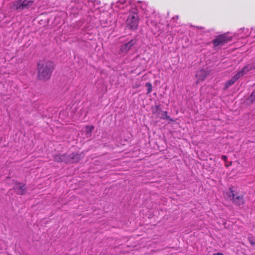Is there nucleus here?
Here are the masks:
<instances>
[{
	"label": "nucleus",
	"mask_w": 255,
	"mask_h": 255,
	"mask_svg": "<svg viewBox=\"0 0 255 255\" xmlns=\"http://www.w3.org/2000/svg\"><path fill=\"white\" fill-rule=\"evenodd\" d=\"M54 68V63L51 61H40L37 66V79L42 81H47L50 78Z\"/></svg>",
	"instance_id": "obj_1"
},
{
	"label": "nucleus",
	"mask_w": 255,
	"mask_h": 255,
	"mask_svg": "<svg viewBox=\"0 0 255 255\" xmlns=\"http://www.w3.org/2000/svg\"><path fill=\"white\" fill-rule=\"evenodd\" d=\"M137 13L135 12L130 13L126 21V26L130 30H135L138 26L139 20Z\"/></svg>",
	"instance_id": "obj_2"
},
{
	"label": "nucleus",
	"mask_w": 255,
	"mask_h": 255,
	"mask_svg": "<svg viewBox=\"0 0 255 255\" xmlns=\"http://www.w3.org/2000/svg\"><path fill=\"white\" fill-rule=\"evenodd\" d=\"M232 40L231 37L223 34L217 36L212 41L214 47L222 46Z\"/></svg>",
	"instance_id": "obj_3"
},
{
	"label": "nucleus",
	"mask_w": 255,
	"mask_h": 255,
	"mask_svg": "<svg viewBox=\"0 0 255 255\" xmlns=\"http://www.w3.org/2000/svg\"><path fill=\"white\" fill-rule=\"evenodd\" d=\"M230 191L229 197L235 205L240 206L245 204V200L243 195L235 194L234 191L231 188H230Z\"/></svg>",
	"instance_id": "obj_4"
},
{
	"label": "nucleus",
	"mask_w": 255,
	"mask_h": 255,
	"mask_svg": "<svg viewBox=\"0 0 255 255\" xmlns=\"http://www.w3.org/2000/svg\"><path fill=\"white\" fill-rule=\"evenodd\" d=\"M33 1L30 0H18L13 3L14 7L18 10L28 8L33 4Z\"/></svg>",
	"instance_id": "obj_5"
},
{
	"label": "nucleus",
	"mask_w": 255,
	"mask_h": 255,
	"mask_svg": "<svg viewBox=\"0 0 255 255\" xmlns=\"http://www.w3.org/2000/svg\"><path fill=\"white\" fill-rule=\"evenodd\" d=\"M13 189L17 195H25L27 191L26 184L22 182H19L17 181H16L14 182V185Z\"/></svg>",
	"instance_id": "obj_6"
},
{
	"label": "nucleus",
	"mask_w": 255,
	"mask_h": 255,
	"mask_svg": "<svg viewBox=\"0 0 255 255\" xmlns=\"http://www.w3.org/2000/svg\"><path fill=\"white\" fill-rule=\"evenodd\" d=\"M136 40L132 39L128 42L123 44L120 49V54L126 55L131 48L136 44Z\"/></svg>",
	"instance_id": "obj_7"
},
{
	"label": "nucleus",
	"mask_w": 255,
	"mask_h": 255,
	"mask_svg": "<svg viewBox=\"0 0 255 255\" xmlns=\"http://www.w3.org/2000/svg\"><path fill=\"white\" fill-rule=\"evenodd\" d=\"M254 69H255V67L254 66V64H250L244 67L243 69L238 72L236 74L240 78L241 77L248 73L250 71H251Z\"/></svg>",
	"instance_id": "obj_8"
},
{
	"label": "nucleus",
	"mask_w": 255,
	"mask_h": 255,
	"mask_svg": "<svg viewBox=\"0 0 255 255\" xmlns=\"http://www.w3.org/2000/svg\"><path fill=\"white\" fill-rule=\"evenodd\" d=\"M207 75V72L205 70L201 69L198 71L196 74V77L197 78V82L204 80Z\"/></svg>",
	"instance_id": "obj_9"
},
{
	"label": "nucleus",
	"mask_w": 255,
	"mask_h": 255,
	"mask_svg": "<svg viewBox=\"0 0 255 255\" xmlns=\"http://www.w3.org/2000/svg\"><path fill=\"white\" fill-rule=\"evenodd\" d=\"M152 114L155 116L156 118H159L161 109L159 105H156L154 107H151Z\"/></svg>",
	"instance_id": "obj_10"
},
{
	"label": "nucleus",
	"mask_w": 255,
	"mask_h": 255,
	"mask_svg": "<svg viewBox=\"0 0 255 255\" xmlns=\"http://www.w3.org/2000/svg\"><path fill=\"white\" fill-rule=\"evenodd\" d=\"M239 79V77L236 74L231 80H229L226 84V88H228L229 87L233 85L235 82Z\"/></svg>",
	"instance_id": "obj_11"
},
{
	"label": "nucleus",
	"mask_w": 255,
	"mask_h": 255,
	"mask_svg": "<svg viewBox=\"0 0 255 255\" xmlns=\"http://www.w3.org/2000/svg\"><path fill=\"white\" fill-rule=\"evenodd\" d=\"M161 116H159V118H160L161 119H162L163 120L166 119V120H169V121H170L171 122H175L174 120H173L169 116L167 115V112L166 111L163 112L162 111V112H161Z\"/></svg>",
	"instance_id": "obj_12"
},
{
	"label": "nucleus",
	"mask_w": 255,
	"mask_h": 255,
	"mask_svg": "<svg viewBox=\"0 0 255 255\" xmlns=\"http://www.w3.org/2000/svg\"><path fill=\"white\" fill-rule=\"evenodd\" d=\"M146 86L147 87V94L150 93L151 92V91H152V88L151 83H150V82L146 83Z\"/></svg>",
	"instance_id": "obj_13"
},
{
	"label": "nucleus",
	"mask_w": 255,
	"mask_h": 255,
	"mask_svg": "<svg viewBox=\"0 0 255 255\" xmlns=\"http://www.w3.org/2000/svg\"><path fill=\"white\" fill-rule=\"evenodd\" d=\"M249 100L251 102H253L255 100V91L252 92L251 95L249 98Z\"/></svg>",
	"instance_id": "obj_14"
},
{
	"label": "nucleus",
	"mask_w": 255,
	"mask_h": 255,
	"mask_svg": "<svg viewBox=\"0 0 255 255\" xmlns=\"http://www.w3.org/2000/svg\"><path fill=\"white\" fill-rule=\"evenodd\" d=\"M94 128L93 126L90 127V126H87L86 127L87 132L91 133L92 132V130H93Z\"/></svg>",
	"instance_id": "obj_15"
},
{
	"label": "nucleus",
	"mask_w": 255,
	"mask_h": 255,
	"mask_svg": "<svg viewBox=\"0 0 255 255\" xmlns=\"http://www.w3.org/2000/svg\"><path fill=\"white\" fill-rule=\"evenodd\" d=\"M248 240L252 246L255 245V242L251 238L249 237Z\"/></svg>",
	"instance_id": "obj_16"
},
{
	"label": "nucleus",
	"mask_w": 255,
	"mask_h": 255,
	"mask_svg": "<svg viewBox=\"0 0 255 255\" xmlns=\"http://www.w3.org/2000/svg\"><path fill=\"white\" fill-rule=\"evenodd\" d=\"M224 161H225V164L226 165V166H229L231 164V162L229 164H228V162H229V160H225Z\"/></svg>",
	"instance_id": "obj_17"
},
{
	"label": "nucleus",
	"mask_w": 255,
	"mask_h": 255,
	"mask_svg": "<svg viewBox=\"0 0 255 255\" xmlns=\"http://www.w3.org/2000/svg\"><path fill=\"white\" fill-rule=\"evenodd\" d=\"M213 255H224L221 253H217L213 254Z\"/></svg>",
	"instance_id": "obj_18"
},
{
	"label": "nucleus",
	"mask_w": 255,
	"mask_h": 255,
	"mask_svg": "<svg viewBox=\"0 0 255 255\" xmlns=\"http://www.w3.org/2000/svg\"><path fill=\"white\" fill-rule=\"evenodd\" d=\"M226 158H227V156H225V155H223L222 156V159H226Z\"/></svg>",
	"instance_id": "obj_19"
},
{
	"label": "nucleus",
	"mask_w": 255,
	"mask_h": 255,
	"mask_svg": "<svg viewBox=\"0 0 255 255\" xmlns=\"http://www.w3.org/2000/svg\"><path fill=\"white\" fill-rule=\"evenodd\" d=\"M78 161V160H75V161H73L72 163L77 162Z\"/></svg>",
	"instance_id": "obj_20"
}]
</instances>
